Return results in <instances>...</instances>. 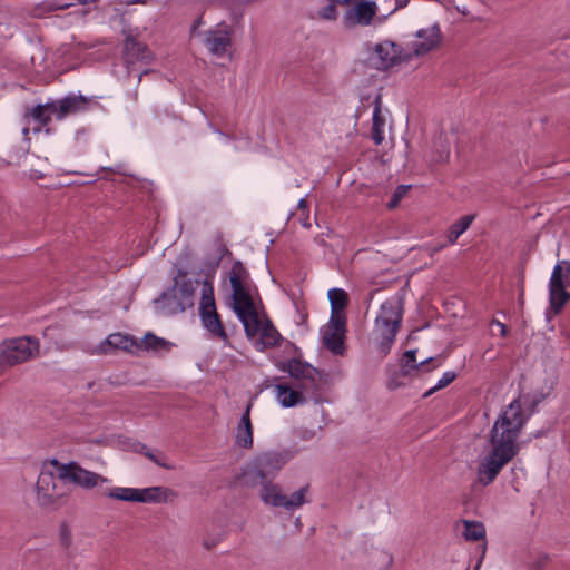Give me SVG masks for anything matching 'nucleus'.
Returning <instances> with one entry per match:
<instances>
[{
  "instance_id": "f257e3e1",
  "label": "nucleus",
  "mask_w": 570,
  "mask_h": 570,
  "mask_svg": "<svg viewBox=\"0 0 570 570\" xmlns=\"http://www.w3.org/2000/svg\"><path fill=\"white\" fill-rule=\"evenodd\" d=\"M529 419L530 414L523 410L519 399L513 400L501 411L489 431L490 451L478 465L479 484H491L501 470L519 454V439Z\"/></svg>"
},
{
  "instance_id": "f03ea898",
  "label": "nucleus",
  "mask_w": 570,
  "mask_h": 570,
  "mask_svg": "<svg viewBox=\"0 0 570 570\" xmlns=\"http://www.w3.org/2000/svg\"><path fill=\"white\" fill-rule=\"evenodd\" d=\"M228 275L232 287V307L242 322L246 336L253 338L259 334L257 345H261V351L276 346L281 335L271 320L261 318L249 292V273L246 267L240 261H236Z\"/></svg>"
},
{
  "instance_id": "7ed1b4c3",
  "label": "nucleus",
  "mask_w": 570,
  "mask_h": 570,
  "mask_svg": "<svg viewBox=\"0 0 570 570\" xmlns=\"http://www.w3.org/2000/svg\"><path fill=\"white\" fill-rule=\"evenodd\" d=\"M284 463L281 454L264 453L256 458L254 464L244 474L252 487L261 485L259 497L265 504L292 511L308 502L306 497L309 485L306 484L289 497L286 495L278 484L272 482V478L282 469Z\"/></svg>"
},
{
  "instance_id": "20e7f679",
  "label": "nucleus",
  "mask_w": 570,
  "mask_h": 570,
  "mask_svg": "<svg viewBox=\"0 0 570 570\" xmlns=\"http://www.w3.org/2000/svg\"><path fill=\"white\" fill-rule=\"evenodd\" d=\"M403 295L396 294L384 301L374 321L373 332L379 340L377 350L389 354L403 318Z\"/></svg>"
},
{
  "instance_id": "39448f33",
  "label": "nucleus",
  "mask_w": 570,
  "mask_h": 570,
  "mask_svg": "<svg viewBox=\"0 0 570 570\" xmlns=\"http://www.w3.org/2000/svg\"><path fill=\"white\" fill-rule=\"evenodd\" d=\"M188 272L178 268L174 277V284L155 299L157 308L165 315L183 313L194 306L195 292L198 281L193 282L187 277Z\"/></svg>"
},
{
  "instance_id": "423d86ee",
  "label": "nucleus",
  "mask_w": 570,
  "mask_h": 570,
  "mask_svg": "<svg viewBox=\"0 0 570 570\" xmlns=\"http://www.w3.org/2000/svg\"><path fill=\"white\" fill-rule=\"evenodd\" d=\"M570 261L558 262L552 269L548 283L549 311L553 315H559L568 302H570Z\"/></svg>"
},
{
  "instance_id": "0eeeda50",
  "label": "nucleus",
  "mask_w": 570,
  "mask_h": 570,
  "mask_svg": "<svg viewBox=\"0 0 570 570\" xmlns=\"http://www.w3.org/2000/svg\"><path fill=\"white\" fill-rule=\"evenodd\" d=\"M39 342L29 336L0 343V365L14 366L39 355Z\"/></svg>"
},
{
  "instance_id": "6e6552de",
  "label": "nucleus",
  "mask_w": 570,
  "mask_h": 570,
  "mask_svg": "<svg viewBox=\"0 0 570 570\" xmlns=\"http://www.w3.org/2000/svg\"><path fill=\"white\" fill-rule=\"evenodd\" d=\"M199 315L204 327L212 334L226 342L227 333L216 311L214 287L210 281L205 279L202 284V296L199 302Z\"/></svg>"
},
{
  "instance_id": "1a4fd4ad",
  "label": "nucleus",
  "mask_w": 570,
  "mask_h": 570,
  "mask_svg": "<svg viewBox=\"0 0 570 570\" xmlns=\"http://www.w3.org/2000/svg\"><path fill=\"white\" fill-rule=\"evenodd\" d=\"M50 464L56 468L58 479L69 481L86 490L94 489L108 482L107 478L83 469L77 462L61 463L57 459H51Z\"/></svg>"
},
{
  "instance_id": "9d476101",
  "label": "nucleus",
  "mask_w": 570,
  "mask_h": 570,
  "mask_svg": "<svg viewBox=\"0 0 570 570\" xmlns=\"http://www.w3.org/2000/svg\"><path fill=\"white\" fill-rule=\"evenodd\" d=\"M442 42V32L439 23H433L419 29L412 38L405 42L410 59L421 58L436 50Z\"/></svg>"
},
{
  "instance_id": "9b49d317",
  "label": "nucleus",
  "mask_w": 570,
  "mask_h": 570,
  "mask_svg": "<svg viewBox=\"0 0 570 570\" xmlns=\"http://www.w3.org/2000/svg\"><path fill=\"white\" fill-rule=\"evenodd\" d=\"M56 476V468L50 464V460L43 462L36 484L37 500L42 507L55 504L65 495Z\"/></svg>"
},
{
  "instance_id": "f8f14e48",
  "label": "nucleus",
  "mask_w": 570,
  "mask_h": 570,
  "mask_svg": "<svg viewBox=\"0 0 570 570\" xmlns=\"http://www.w3.org/2000/svg\"><path fill=\"white\" fill-rule=\"evenodd\" d=\"M277 367L282 372L288 373L293 379L302 381L301 389L303 391H311L316 394L320 390L321 372L311 364L301 361L299 358H292L285 362H279Z\"/></svg>"
},
{
  "instance_id": "ddd939ff",
  "label": "nucleus",
  "mask_w": 570,
  "mask_h": 570,
  "mask_svg": "<svg viewBox=\"0 0 570 570\" xmlns=\"http://www.w3.org/2000/svg\"><path fill=\"white\" fill-rule=\"evenodd\" d=\"M372 60L379 70H387L402 62L410 61V53L406 47L391 41L384 40L376 43L372 53Z\"/></svg>"
},
{
  "instance_id": "4468645a",
  "label": "nucleus",
  "mask_w": 570,
  "mask_h": 570,
  "mask_svg": "<svg viewBox=\"0 0 570 570\" xmlns=\"http://www.w3.org/2000/svg\"><path fill=\"white\" fill-rule=\"evenodd\" d=\"M346 318H331L323 330V345L335 355L344 353Z\"/></svg>"
},
{
  "instance_id": "2eb2a0df",
  "label": "nucleus",
  "mask_w": 570,
  "mask_h": 570,
  "mask_svg": "<svg viewBox=\"0 0 570 570\" xmlns=\"http://www.w3.org/2000/svg\"><path fill=\"white\" fill-rule=\"evenodd\" d=\"M377 6L373 1L360 0L343 16V24L346 28L356 26H370L376 16Z\"/></svg>"
},
{
  "instance_id": "dca6fc26",
  "label": "nucleus",
  "mask_w": 570,
  "mask_h": 570,
  "mask_svg": "<svg viewBox=\"0 0 570 570\" xmlns=\"http://www.w3.org/2000/svg\"><path fill=\"white\" fill-rule=\"evenodd\" d=\"M205 45L209 52L222 57L232 46V28L226 23H218L205 32Z\"/></svg>"
},
{
  "instance_id": "f3484780",
  "label": "nucleus",
  "mask_w": 570,
  "mask_h": 570,
  "mask_svg": "<svg viewBox=\"0 0 570 570\" xmlns=\"http://www.w3.org/2000/svg\"><path fill=\"white\" fill-rule=\"evenodd\" d=\"M91 98L82 95L69 94L62 99L52 101L55 106V118L62 120L70 115H76L88 110Z\"/></svg>"
},
{
  "instance_id": "a211bd4d",
  "label": "nucleus",
  "mask_w": 570,
  "mask_h": 570,
  "mask_svg": "<svg viewBox=\"0 0 570 570\" xmlns=\"http://www.w3.org/2000/svg\"><path fill=\"white\" fill-rule=\"evenodd\" d=\"M154 57L147 45L129 36L124 42V61L129 69L136 62L150 63Z\"/></svg>"
},
{
  "instance_id": "6ab92c4d",
  "label": "nucleus",
  "mask_w": 570,
  "mask_h": 570,
  "mask_svg": "<svg viewBox=\"0 0 570 570\" xmlns=\"http://www.w3.org/2000/svg\"><path fill=\"white\" fill-rule=\"evenodd\" d=\"M175 492L166 487H150L137 489L136 502L140 503H166L175 497Z\"/></svg>"
},
{
  "instance_id": "aec40b11",
  "label": "nucleus",
  "mask_w": 570,
  "mask_h": 570,
  "mask_svg": "<svg viewBox=\"0 0 570 570\" xmlns=\"http://www.w3.org/2000/svg\"><path fill=\"white\" fill-rule=\"evenodd\" d=\"M252 403H248L245 412L237 425L235 434V444L243 449L253 446V425L250 421Z\"/></svg>"
},
{
  "instance_id": "412c9836",
  "label": "nucleus",
  "mask_w": 570,
  "mask_h": 570,
  "mask_svg": "<svg viewBox=\"0 0 570 570\" xmlns=\"http://www.w3.org/2000/svg\"><path fill=\"white\" fill-rule=\"evenodd\" d=\"M275 397L283 407H293L306 402L303 391L293 390L286 384L274 386Z\"/></svg>"
},
{
  "instance_id": "4be33fe9",
  "label": "nucleus",
  "mask_w": 570,
  "mask_h": 570,
  "mask_svg": "<svg viewBox=\"0 0 570 570\" xmlns=\"http://www.w3.org/2000/svg\"><path fill=\"white\" fill-rule=\"evenodd\" d=\"M328 299L331 303V318H346L344 308L347 305V293L342 288H332L328 291Z\"/></svg>"
},
{
  "instance_id": "5701e85b",
  "label": "nucleus",
  "mask_w": 570,
  "mask_h": 570,
  "mask_svg": "<svg viewBox=\"0 0 570 570\" xmlns=\"http://www.w3.org/2000/svg\"><path fill=\"white\" fill-rule=\"evenodd\" d=\"M105 344L125 352L138 350V341L134 336L124 333H112L108 335L104 345Z\"/></svg>"
},
{
  "instance_id": "b1692460",
  "label": "nucleus",
  "mask_w": 570,
  "mask_h": 570,
  "mask_svg": "<svg viewBox=\"0 0 570 570\" xmlns=\"http://www.w3.org/2000/svg\"><path fill=\"white\" fill-rule=\"evenodd\" d=\"M384 125L385 120L381 115V96L375 98V107L372 115V130L371 138L375 145H381L384 140Z\"/></svg>"
},
{
  "instance_id": "393cba45",
  "label": "nucleus",
  "mask_w": 570,
  "mask_h": 570,
  "mask_svg": "<svg viewBox=\"0 0 570 570\" xmlns=\"http://www.w3.org/2000/svg\"><path fill=\"white\" fill-rule=\"evenodd\" d=\"M433 358H428L420 363H416V351L410 350L406 351L403 355L402 366H401V375L407 376L411 375L413 371H421L425 367L428 363H430Z\"/></svg>"
},
{
  "instance_id": "a878e982",
  "label": "nucleus",
  "mask_w": 570,
  "mask_h": 570,
  "mask_svg": "<svg viewBox=\"0 0 570 570\" xmlns=\"http://www.w3.org/2000/svg\"><path fill=\"white\" fill-rule=\"evenodd\" d=\"M170 343L153 333H147L141 341H138V350L145 351H168Z\"/></svg>"
},
{
  "instance_id": "bb28decb",
  "label": "nucleus",
  "mask_w": 570,
  "mask_h": 570,
  "mask_svg": "<svg viewBox=\"0 0 570 570\" xmlns=\"http://www.w3.org/2000/svg\"><path fill=\"white\" fill-rule=\"evenodd\" d=\"M29 115L41 126H47L51 121V115L55 116L53 102L39 104L31 109Z\"/></svg>"
},
{
  "instance_id": "cd10ccee",
  "label": "nucleus",
  "mask_w": 570,
  "mask_h": 570,
  "mask_svg": "<svg viewBox=\"0 0 570 570\" xmlns=\"http://www.w3.org/2000/svg\"><path fill=\"white\" fill-rule=\"evenodd\" d=\"M473 220L474 215H465L453 223L448 232L449 244H454L458 238L470 227Z\"/></svg>"
},
{
  "instance_id": "c85d7f7f",
  "label": "nucleus",
  "mask_w": 570,
  "mask_h": 570,
  "mask_svg": "<svg viewBox=\"0 0 570 570\" xmlns=\"http://www.w3.org/2000/svg\"><path fill=\"white\" fill-rule=\"evenodd\" d=\"M106 495L114 500L136 502L137 488L114 487L106 492Z\"/></svg>"
},
{
  "instance_id": "c756f323",
  "label": "nucleus",
  "mask_w": 570,
  "mask_h": 570,
  "mask_svg": "<svg viewBox=\"0 0 570 570\" xmlns=\"http://www.w3.org/2000/svg\"><path fill=\"white\" fill-rule=\"evenodd\" d=\"M485 528L481 522L478 521H464L463 537L468 541H478L484 538Z\"/></svg>"
},
{
  "instance_id": "7c9ffc66",
  "label": "nucleus",
  "mask_w": 570,
  "mask_h": 570,
  "mask_svg": "<svg viewBox=\"0 0 570 570\" xmlns=\"http://www.w3.org/2000/svg\"><path fill=\"white\" fill-rule=\"evenodd\" d=\"M350 2H351V0H330L328 3L320 10L318 16L324 20H336L337 3L338 4H348Z\"/></svg>"
},
{
  "instance_id": "2f4dec72",
  "label": "nucleus",
  "mask_w": 570,
  "mask_h": 570,
  "mask_svg": "<svg viewBox=\"0 0 570 570\" xmlns=\"http://www.w3.org/2000/svg\"><path fill=\"white\" fill-rule=\"evenodd\" d=\"M144 455L149 459L151 462H154L156 465L164 468L166 470L174 469L173 465L167 463V458L161 452H154L150 449H146V452H144Z\"/></svg>"
},
{
  "instance_id": "473e14b6",
  "label": "nucleus",
  "mask_w": 570,
  "mask_h": 570,
  "mask_svg": "<svg viewBox=\"0 0 570 570\" xmlns=\"http://www.w3.org/2000/svg\"><path fill=\"white\" fill-rule=\"evenodd\" d=\"M456 377V374L454 372H445L443 373L442 377L439 380L436 385L428 390L423 396L428 397L432 395L435 391L441 390L443 387H446L449 384H451Z\"/></svg>"
},
{
  "instance_id": "72a5a7b5",
  "label": "nucleus",
  "mask_w": 570,
  "mask_h": 570,
  "mask_svg": "<svg viewBox=\"0 0 570 570\" xmlns=\"http://www.w3.org/2000/svg\"><path fill=\"white\" fill-rule=\"evenodd\" d=\"M409 189H410V186H406V185L397 186V188L394 190L390 202L387 203V208L389 209L395 208L399 205L400 200L406 195Z\"/></svg>"
},
{
  "instance_id": "f704fd0d",
  "label": "nucleus",
  "mask_w": 570,
  "mask_h": 570,
  "mask_svg": "<svg viewBox=\"0 0 570 570\" xmlns=\"http://www.w3.org/2000/svg\"><path fill=\"white\" fill-rule=\"evenodd\" d=\"M71 1L72 2L58 1L56 3H52L51 8L56 9V10H65V9H68L69 7H71L75 2L85 6V4L94 3L97 0H71Z\"/></svg>"
},
{
  "instance_id": "c9c22d12",
  "label": "nucleus",
  "mask_w": 570,
  "mask_h": 570,
  "mask_svg": "<svg viewBox=\"0 0 570 570\" xmlns=\"http://www.w3.org/2000/svg\"><path fill=\"white\" fill-rule=\"evenodd\" d=\"M60 537L62 544L68 548L71 543V533L66 525L61 527Z\"/></svg>"
},
{
  "instance_id": "e433bc0d",
  "label": "nucleus",
  "mask_w": 570,
  "mask_h": 570,
  "mask_svg": "<svg viewBox=\"0 0 570 570\" xmlns=\"http://www.w3.org/2000/svg\"><path fill=\"white\" fill-rule=\"evenodd\" d=\"M220 541V538L218 537H215V538H205L203 540V547L207 550H210L212 548L216 547L218 544V542Z\"/></svg>"
},
{
  "instance_id": "4c0bfd02",
  "label": "nucleus",
  "mask_w": 570,
  "mask_h": 570,
  "mask_svg": "<svg viewBox=\"0 0 570 570\" xmlns=\"http://www.w3.org/2000/svg\"><path fill=\"white\" fill-rule=\"evenodd\" d=\"M491 324L498 326V330H500L501 336L505 337L508 335V327L504 323L494 318V320H492Z\"/></svg>"
},
{
  "instance_id": "58836bf2",
  "label": "nucleus",
  "mask_w": 570,
  "mask_h": 570,
  "mask_svg": "<svg viewBox=\"0 0 570 570\" xmlns=\"http://www.w3.org/2000/svg\"><path fill=\"white\" fill-rule=\"evenodd\" d=\"M449 157V150H444L443 153H441L438 157L433 158L434 161L436 163H442L444 160H446Z\"/></svg>"
},
{
  "instance_id": "ea45409f",
  "label": "nucleus",
  "mask_w": 570,
  "mask_h": 570,
  "mask_svg": "<svg viewBox=\"0 0 570 570\" xmlns=\"http://www.w3.org/2000/svg\"><path fill=\"white\" fill-rule=\"evenodd\" d=\"M146 449H149V448H148L146 444H141V443H139V444H137V449H136V451H137L138 453H141V454L144 455V452H146Z\"/></svg>"
},
{
  "instance_id": "a19ab883",
  "label": "nucleus",
  "mask_w": 570,
  "mask_h": 570,
  "mask_svg": "<svg viewBox=\"0 0 570 570\" xmlns=\"http://www.w3.org/2000/svg\"><path fill=\"white\" fill-rule=\"evenodd\" d=\"M298 207H301V208H306V207H307V203H306V200H305V199H301V200L298 202Z\"/></svg>"
},
{
  "instance_id": "79ce46f5",
  "label": "nucleus",
  "mask_w": 570,
  "mask_h": 570,
  "mask_svg": "<svg viewBox=\"0 0 570 570\" xmlns=\"http://www.w3.org/2000/svg\"><path fill=\"white\" fill-rule=\"evenodd\" d=\"M147 72H148L147 70H144V71L139 75V77H138V83H140V82H141L142 76H144V75H146Z\"/></svg>"
},
{
  "instance_id": "37998d69",
  "label": "nucleus",
  "mask_w": 570,
  "mask_h": 570,
  "mask_svg": "<svg viewBox=\"0 0 570 570\" xmlns=\"http://www.w3.org/2000/svg\"><path fill=\"white\" fill-rule=\"evenodd\" d=\"M137 99H138V92H137V91H135V92H134V100L136 101Z\"/></svg>"
}]
</instances>
